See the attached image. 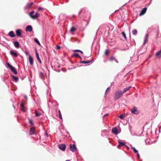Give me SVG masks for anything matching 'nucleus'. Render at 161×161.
<instances>
[{
    "instance_id": "obj_28",
    "label": "nucleus",
    "mask_w": 161,
    "mask_h": 161,
    "mask_svg": "<svg viewBox=\"0 0 161 161\" xmlns=\"http://www.w3.org/2000/svg\"><path fill=\"white\" fill-rule=\"evenodd\" d=\"M34 41L39 45H40V43L37 38H34Z\"/></svg>"
},
{
    "instance_id": "obj_43",
    "label": "nucleus",
    "mask_w": 161,
    "mask_h": 161,
    "mask_svg": "<svg viewBox=\"0 0 161 161\" xmlns=\"http://www.w3.org/2000/svg\"><path fill=\"white\" fill-rule=\"evenodd\" d=\"M148 140H147H147H145V142H146V144H147V142H148Z\"/></svg>"
},
{
    "instance_id": "obj_2",
    "label": "nucleus",
    "mask_w": 161,
    "mask_h": 161,
    "mask_svg": "<svg viewBox=\"0 0 161 161\" xmlns=\"http://www.w3.org/2000/svg\"><path fill=\"white\" fill-rule=\"evenodd\" d=\"M34 13V11H32L29 14V16L30 17L33 19H37L39 16V14L38 12H36L35 15H33V14Z\"/></svg>"
},
{
    "instance_id": "obj_5",
    "label": "nucleus",
    "mask_w": 161,
    "mask_h": 161,
    "mask_svg": "<svg viewBox=\"0 0 161 161\" xmlns=\"http://www.w3.org/2000/svg\"><path fill=\"white\" fill-rule=\"evenodd\" d=\"M131 113L136 114H138L139 113V112L137 110V108L136 107H133V108L131 110Z\"/></svg>"
},
{
    "instance_id": "obj_19",
    "label": "nucleus",
    "mask_w": 161,
    "mask_h": 161,
    "mask_svg": "<svg viewBox=\"0 0 161 161\" xmlns=\"http://www.w3.org/2000/svg\"><path fill=\"white\" fill-rule=\"evenodd\" d=\"M8 35L11 37H14L15 36L14 34L13 31H10Z\"/></svg>"
},
{
    "instance_id": "obj_10",
    "label": "nucleus",
    "mask_w": 161,
    "mask_h": 161,
    "mask_svg": "<svg viewBox=\"0 0 161 161\" xmlns=\"http://www.w3.org/2000/svg\"><path fill=\"white\" fill-rule=\"evenodd\" d=\"M32 30V28L31 25H29L27 26L26 28V31H27L31 32Z\"/></svg>"
},
{
    "instance_id": "obj_35",
    "label": "nucleus",
    "mask_w": 161,
    "mask_h": 161,
    "mask_svg": "<svg viewBox=\"0 0 161 161\" xmlns=\"http://www.w3.org/2000/svg\"><path fill=\"white\" fill-rule=\"evenodd\" d=\"M115 58L113 56H112L110 57V60L111 61H112L113 60H114L115 59Z\"/></svg>"
},
{
    "instance_id": "obj_38",
    "label": "nucleus",
    "mask_w": 161,
    "mask_h": 161,
    "mask_svg": "<svg viewBox=\"0 0 161 161\" xmlns=\"http://www.w3.org/2000/svg\"><path fill=\"white\" fill-rule=\"evenodd\" d=\"M105 54L106 55H107L108 54V50H106L105 51Z\"/></svg>"
},
{
    "instance_id": "obj_31",
    "label": "nucleus",
    "mask_w": 161,
    "mask_h": 161,
    "mask_svg": "<svg viewBox=\"0 0 161 161\" xmlns=\"http://www.w3.org/2000/svg\"><path fill=\"white\" fill-rule=\"evenodd\" d=\"M58 113H59V118L60 119H62V115H61V112H60V110H58Z\"/></svg>"
},
{
    "instance_id": "obj_13",
    "label": "nucleus",
    "mask_w": 161,
    "mask_h": 161,
    "mask_svg": "<svg viewBox=\"0 0 161 161\" xmlns=\"http://www.w3.org/2000/svg\"><path fill=\"white\" fill-rule=\"evenodd\" d=\"M148 37V34H147L146 35L144 39V43H143V45H144L145 44L147 43V41Z\"/></svg>"
},
{
    "instance_id": "obj_23",
    "label": "nucleus",
    "mask_w": 161,
    "mask_h": 161,
    "mask_svg": "<svg viewBox=\"0 0 161 161\" xmlns=\"http://www.w3.org/2000/svg\"><path fill=\"white\" fill-rule=\"evenodd\" d=\"M156 56H160L159 57H161V49L156 53Z\"/></svg>"
},
{
    "instance_id": "obj_11",
    "label": "nucleus",
    "mask_w": 161,
    "mask_h": 161,
    "mask_svg": "<svg viewBox=\"0 0 161 161\" xmlns=\"http://www.w3.org/2000/svg\"><path fill=\"white\" fill-rule=\"evenodd\" d=\"M10 54L12 56H13L15 57H17L18 56V54L17 53L14 52L13 51H10Z\"/></svg>"
},
{
    "instance_id": "obj_40",
    "label": "nucleus",
    "mask_w": 161,
    "mask_h": 161,
    "mask_svg": "<svg viewBox=\"0 0 161 161\" xmlns=\"http://www.w3.org/2000/svg\"><path fill=\"white\" fill-rule=\"evenodd\" d=\"M25 53L26 55L28 56L29 55V53L27 51H25Z\"/></svg>"
},
{
    "instance_id": "obj_1",
    "label": "nucleus",
    "mask_w": 161,
    "mask_h": 161,
    "mask_svg": "<svg viewBox=\"0 0 161 161\" xmlns=\"http://www.w3.org/2000/svg\"><path fill=\"white\" fill-rule=\"evenodd\" d=\"M123 93L120 90H117L114 94V99L116 100L121 97L123 95Z\"/></svg>"
},
{
    "instance_id": "obj_6",
    "label": "nucleus",
    "mask_w": 161,
    "mask_h": 161,
    "mask_svg": "<svg viewBox=\"0 0 161 161\" xmlns=\"http://www.w3.org/2000/svg\"><path fill=\"white\" fill-rule=\"evenodd\" d=\"M58 147L62 151H64L66 149V145L64 144H60L58 145Z\"/></svg>"
},
{
    "instance_id": "obj_29",
    "label": "nucleus",
    "mask_w": 161,
    "mask_h": 161,
    "mask_svg": "<svg viewBox=\"0 0 161 161\" xmlns=\"http://www.w3.org/2000/svg\"><path fill=\"white\" fill-rule=\"evenodd\" d=\"M12 77L14 79L13 80L15 82H17L18 80V77H15L14 76H13Z\"/></svg>"
},
{
    "instance_id": "obj_33",
    "label": "nucleus",
    "mask_w": 161,
    "mask_h": 161,
    "mask_svg": "<svg viewBox=\"0 0 161 161\" xmlns=\"http://www.w3.org/2000/svg\"><path fill=\"white\" fill-rule=\"evenodd\" d=\"M121 33L123 35V36L124 38L126 40L127 39V38H126V35L125 34V32H122Z\"/></svg>"
},
{
    "instance_id": "obj_46",
    "label": "nucleus",
    "mask_w": 161,
    "mask_h": 161,
    "mask_svg": "<svg viewBox=\"0 0 161 161\" xmlns=\"http://www.w3.org/2000/svg\"><path fill=\"white\" fill-rule=\"evenodd\" d=\"M80 52L82 54H83V52H82V51H81V50H80Z\"/></svg>"
},
{
    "instance_id": "obj_8",
    "label": "nucleus",
    "mask_w": 161,
    "mask_h": 161,
    "mask_svg": "<svg viewBox=\"0 0 161 161\" xmlns=\"http://www.w3.org/2000/svg\"><path fill=\"white\" fill-rule=\"evenodd\" d=\"M131 149H132L134 152L137 154V158L139 159L140 158V155L138 153V151L134 147H131Z\"/></svg>"
},
{
    "instance_id": "obj_4",
    "label": "nucleus",
    "mask_w": 161,
    "mask_h": 161,
    "mask_svg": "<svg viewBox=\"0 0 161 161\" xmlns=\"http://www.w3.org/2000/svg\"><path fill=\"white\" fill-rule=\"evenodd\" d=\"M69 149L72 152H75L77 150V148L75 144H70L69 145Z\"/></svg>"
},
{
    "instance_id": "obj_39",
    "label": "nucleus",
    "mask_w": 161,
    "mask_h": 161,
    "mask_svg": "<svg viewBox=\"0 0 161 161\" xmlns=\"http://www.w3.org/2000/svg\"><path fill=\"white\" fill-rule=\"evenodd\" d=\"M42 10V8L41 7H39L38 8V10L39 11H41Z\"/></svg>"
},
{
    "instance_id": "obj_30",
    "label": "nucleus",
    "mask_w": 161,
    "mask_h": 161,
    "mask_svg": "<svg viewBox=\"0 0 161 161\" xmlns=\"http://www.w3.org/2000/svg\"><path fill=\"white\" fill-rule=\"evenodd\" d=\"M91 61H82L80 62V63H84V64H88L91 62Z\"/></svg>"
},
{
    "instance_id": "obj_16",
    "label": "nucleus",
    "mask_w": 161,
    "mask_h": 161,
    "mask_svg": "<svg viewBox=\"0 0 161 161\" xmlns=\"http://www.w3.org/2000/svg\"><path fill=\"white\" fill-rule=\"evenodd\" d=\"M14 46L17 48H18L19 47V43L18 42H15L14 43Z\"/></svg>"
},
{
    "instance_id": "obj_37",
    "label": "nucleus",
    "mask_w": 161,
    "mask_h": 161,
    "mask_svg": "<svg viewBox=\"0 0 161 161\" xmlns=\"http://www.w3.org/2000/svg\"><path fill=\"white\" fill-rule=\"evenodd\" d=\"M119 117L121 119H123V118H124V116H123V115L122 114H120L119 116Z\"/></svg>"
},
{
    "instance_id": "obj_12",
    "label": "nucleus",
    "mask_w": 161,
    "mask_h": 161,
    "mask_svg": "<svg viewBox=\"0 0 161 161\" xmlns=\"http://www.w3.org/2000/svg\"><path fill=\"white\" fill-rule=\"evenodd\" d=\"M112 131L115 135H117L118 134V130L116 127H114L113 128L112 130Z\"/></svg>"
},
{
    "instance_id": "obj_48",
    "label": "nucleus",
    "mask_w": 161,
    "mask_h": 161,
    "mask_svg": "<svg viewBox=\"0 0 161 161\" xmlns=\"http://www.w3.org/2000/svg\"><path fill=\"white\" fill-rule=\"evenodd\" d=\"M139 15H140V16H141V11H140V14H139Z\"/></svg>"
},
{
    "instance_id": "obj_49",
    "label": "nucleus",
    "mask_w": 161,
    "mask_h": 161,
    "mask_svg": "<svg viewBox=\"0 0 161 161\" xmlns=\"http://www.w3.org/2000/svg\"><path fill=\"white\" fill-rule=\"evenodd\" d=\"M65 161H69V160H66Z\"/></svg>"
},
{
    "instance_id": "obj_47",
    "label": "nucleus",
    "mask_w": 161,
    "mask_h": 161,
    "mask_svg": "<svg viewBox=\"0 0 161 161\" xmlns=\"http://www.w3.org/2000/svg\"><path fill=\"white\" fill-rule=\"evenodd\" d=\"M108 115V114H105V115L104 116H106V115Z\"/></svg>"
},
{
    "instance_id": "obj_20",
    "label": "nucleus",
    "mask_w": 161,
    "mask_h": 161,
    "mask_svg": "<svg viewBox=\"0 0 161 161\" xmlns=\"http://www.w3.org/2000/svg\"><path fill=\"white\" fill-rule=\"evenodd\" d=\"M119 145L118 146V147L119 148L120 146H125V144L124 143L121 142L120 141H118Z\"/></svg>"
},
{
    "instance_id": "obj_42",
    "label": "nucleus",
    "mask_w": 161,
    "mask_h": 161,
    "mask_svg": "<svg viewBox=\"0 0 161 161\" xmlns=\"http://www.w3.org/2000/svg\"><path fill=\"white\" fill-rule=\"evenodd\" d=\"M80 50H75L74 51V52H80Z\"/></svg>"
},
{
    "instance_id": "obj_17",
    "label": "nucleus",
    "mask_w": 161,
    "mask_h": 161,
    "mask_svg": "<svg viewBox=\"0 0 161 161\" xmlns=\"http://www.w3.org/2000/svg\"><path fill=\"white\" fill-rule=\"evenodd\" d=\"M147 8L146 7L144 8L142 10V16L145 14L147 10Z\"/></svg>"
},
{
    "instance_id": "obj_41",
    "label": "nucleus",
    "mask_w": 161,
    "mask_h": 161,
    "mask_svg": "<svg viewBox=\"0 0 161 161\" xmlns=\"http://www.w3.org/2000/svg\"><path fill=\"white\" fill-rule=\"evenodd\" d=\"M57 49L59 50V49H60V47L59 46H57Z\"/></svg>"
},
{
    "instance_id": "obj_18",
    "label": "nucleus",
    "mask_w": 161,
    "mask_h": 161,
    "mask_svg": "<svg viewBox=\"0 0 161 161\" xmlns=\"http://www.w3.org/2000/svg\"><path fill=\"white\" fill-rule=\"evenodd\" d=\"M33 4V3L32 2H31V3H28L27 4V5L26 6V8L27 9H29L30 7H31V6Z\"/></svg>"
},
{
    "instance_id": "obj_44",
    "label": "nucleus",
    "mask_w": 161,
    "mask_h": 161,
    "mask_svg": "<svg viewBox=\"0 0 161 161\" xmlns=\"http://www.w3.org/2000/svg\"><path fill=\"white\" fill-rule=\"evenodd\" d=\"M45 136H47H47H48V133H47L46 132V133H45Z\"/></svg>"
},
{
    "instance_id": "obj_26",
    "label": "nucleus",
    "mask_w": 161,
    "mask_h": 161,
    "mask_svg": "<svg viewBox=\"0 0 161 161\" xmlns=\"http://www.w3.org/2000/svg\"><path fill=\"white\" fill-rule=\"evenodd\" d=\"M35 116L36 117L39 116L41 114V113H40V112H38L37 111H36L35 112Z\"/></svg>"
},
{
    "instance_id": "obj_34",
    "label": "nucleus",
    "mask_w": 161,
    "mask_h": 161,
    "mask_svg": "<svg viewBox=\"0 0 161 161\" xmlns=\"http://www.w3.org/2000/svg\"><path fill=\"white\" fill-rule=\"evenodd\" d=\"M29 123H30V124L31 125H34V124H33V122L32 120V119H29Z\"/></svg>"
},
{
    "instance_id": "obj_14",
    "label": "nucleus",
    "mask_w": 161,
    "mask_h": 161,
    "mask_svg": "<svg viewBox=\"0 0 161 161\" xmlns=\"http://www.w3.org/2000/svg\"><path fill=\"white\" fill-rule=\"evenodd\" d=\"M29 61L31 65H33V60L31 56H30L29 57Z\"/></svg>"
},
{
    "instance_id": "obj_25",
    "label": "nucleus",
    "mask_w": 161,
    "mask_h": 161,
    "mask_svg": "<svg viewBox=\"0 0 161 161\" xmlns=\"http://www.w3.org/2000/svg\"><path fill=\"white\" fill-rule=\"evenodd\" d=\"M72 57H79V58H81V57L78 54V53H74L72 55Z\"/></svg>"
},
{
    "instance_id": "obj_32",
    "label": "nucleus",
    "mask_w": 161,
    "mask_h": 161,
    "mask_svg": "<svg viewBox=\"0 0 161 161\" xmlns=\"http://www.w3.org/2000/svg\"><path fill=\"white\" fill-rule=\"evenodd\" d=\"M76 30V28L74 27H72L70 30V31L71 32H73L75 31Z\"/></svg>"
},
{
    "instance_id": "obj_45",
    "label": "nucleus",
    "mask_w": 161,
    "mask_h": 161,
    "mask_svg": "<svg viewBox=\"0 0 161 161\" xmlns=\"http://www.w3.org/2000/svg\"><path fill=\"white\" fill-rule=\"evenodd\" d=\"M114 61L117 63H118V60L116 59H115L114 60Z\"/></svg>"
},
{
    "instance_id": "obj_15",
    "label": "nucleus",
    "mask_w": 161,
    "mask_h": 161,
    "mask_svg": "<svg viewBox=\"0 0 161 161\" xmlns=\"http://www.w3.org/2000/svg\"><path fill=\"white\" fill-rule=\"evenodd\" d=\"M20 109L23 112L25 111V107L24 105V104L23 103H21L20 104Z\"/></svg>"
},
{
    "instance_id": "obj_3",
    "label": "nucleus",
    "mask_w": 161,
    "mask_h": 161,
    "mask_svg": "<svg viewBox=\"0 0 161 161\" xmlns=\"http://www.w3.org/2000/svg\"><path fill=\"white\" fill-rule=\"evenodd\" d=\"M6 64L7 66L13 72L15 75L17 74V72L15 70L14 68L8 62H7Z\"/></svg>"
},
{
    "instance_id": "obj_21",
    "label": "nucleus",
    "mask_w": 161,
    "mask_h": 161,
    "mask_svg": "<svg viewBox=\"0 0 161 161\" xmlns=\"http://www.w3.org/2000/svg\"><path fill=\"white\" fill-rule=\"evenodd\" d=\"M36 58H37V60H38V61L40 63H41V60L40 58H39V56L38 53H37L36 52Z\"/></svg>"
},
{
    "instance_id": "obj_22",
    "label": "nucleus",
    "mask_w": 161,
    "mask_h": 161,
    "mask_svg": "<svg viewBox=\"0 0 161 161\" xmlns=\"http://www.w3.org/2000/svg\"><path fill=\"white\" fill-rule=\"evenodd\" d=\"M39 77L41 79H43L44 78V75L43 74L42 72H40L39 73Z\"/></svg>"
},
{
    "instance_id": "obj_24",
    "label": "nucleus",
    "mask_w": 161,
    "mask_h": 161,
    "mask_svg": "<svg viewBox=\"0 0 161 161\" xmlns=\"http://www.w3.org/2000/svg\"><path fill=\"white\" fill-rule=\"evenodd\" d=\"M131 86H129L128 87L125 88L124 89L123 92V93L125 92H126L128 91L131 88Z\"/></svg>"
},
{
    "instance_id": "obj_27",
    "label": "nucleus",
    "mask_w": 161,
    "mask_h": 161,
    "mask_svg": "<svg viewBox=\"0 0 161 161\" xmlns=\"http://www.w3.org/2000/svg\"><path fill=\"white\" fill-rule=\"evenodd\" d=\"M132 32L133 34L134 35H136L137 34V31L136 30L134 29L132 30Z\"/></svg>"
},
{
    "instance_id": "obj_36",
    "label": "nucleus",
    "mask_w": 161,
    "mask_h": 161,
    "mask_svg": "<svg viewBox=\"0 0 161 161\" xmlns=\"http://www.w3.org/2000/svg\"><path fill=\"white\" fill-rule=\"evenodd\" d=\"M110 87H108L106 89L105 92V95H106L107 94V92L109 90H110Z\"/></svg>"
},
{
    "instance_id": "obj_7",
    "label": "nucleus",
    "mask_w": 161,
    "mask_h": 161,
    "mask_svg": "<svg viewBox=\"0 0 161 161\" xmlns=\"http://www.w3.org/2000/svg\"><path fill=\"white\" fill-rule=\"evenodd\" d=\"M21 30L20 29H17L16 31V33L17 36L19 37H21Z\"/></svg>"
},
{
    "instance_id": "obj_9",
    "label": "nucleus",
    "mask_w": 161,
    "mask_h": 161,
    "mask_svg": "<svg viewBox=\"0 0 161 161\" xmlns=\"http://www.w3.org/2000/svg\"><path fill=\"white\" fill-rule=\"evenodd\" d=\"M35 128L34 127H31L30 129V135H32L35 134Z\"/></svg>"
}]
</instances>
